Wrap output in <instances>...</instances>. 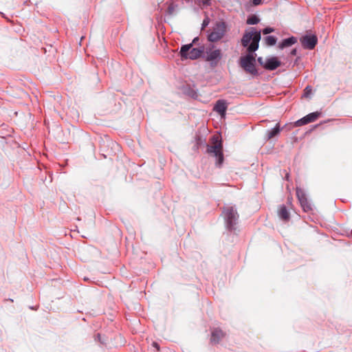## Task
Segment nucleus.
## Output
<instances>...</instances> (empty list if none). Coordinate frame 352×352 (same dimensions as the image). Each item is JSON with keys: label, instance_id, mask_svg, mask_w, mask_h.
<instances>
[{"label": "nucleus", "instance_id": "1", "mask_svg": "<svg viewBox=\"0 0 352 352\" xmlns=\"http://www.w3.org/2000/svg\"><path fill=\"white\" fill-rule=\"evenodd\" d=\"M261 32L252 28L246 30L241 38V45L247 47L248 54L241 56L239 59L240 67L247 73L252 76H258V72L256 68V54H254L259 46L261 40Z\"/></svg>", "mask_w": 352, "mask_h": 352}, {"label": "nucleus", "instance_id": "2", "mask_svg": "<svg viewBox=\"0 0 352 352\" xmlns=\"http://www.w3.org/2000/svg\"><path fill=\"white\" fill-rule=\"evenodd\" d=\"M223 146L221 140L217 135L211 138V144L207 145V153L217 160L216 166L220 167L223 162Z\"/></svg>", "mask_w": 352, "mask_h": 352}, {"label": "nucleus", "instance_id": "3", "mask_svg": "<svg viewBox=\"0 0 352 352\" xmlns=\"http://www.w3.org/2000/svg\"><path fill=\"white\" fill-rule=\"evenodd\" d=\"M223 213L228 230L230 231H235L239 219V214L235 207L227 206L224 207Z\"/></svg>", "mask_w": 352, "mask_h": 352}, {"label": "nucleus", "instance_id": "4", "mask_svg": "<svg viewBox=\"0 0 352 352\" xmlns=\"http://www.w3.org/2000/svg\"><path fill=\"white\" fill-rule=\"evenodd\" d=\"M204 50V47L196 48L192 47V43H190L181 47L179 54L182 60H195L201 56Z\"/></svg>", "mask_w": 352, "mask_h": 352}, {"label": "nucleus", "instance_id": "5", "mask_svg": "<svg viewBox=\"0 0 352 352\" xmlns=\"http://www.w3.org/2000/svg\"><path fill=\"white\" fill-rule=\"evenodd\" d=\"M226 32V25L224 22H218L213 27L212 32L208 34V39L210 42H217L221 39Z\"/></svg>", "mask_w": 352, "mask_h": 352}, {"label": "nucleus", "instance_id": "6", "mask_svg": "<svg viewBox=\"0 0 352 352\" xmlns=\"http://www.w3.org/2000/svg\"><path fill=\"white\" fill-rule=\"evenodd\" d=\"M214 45H210L208 47L205 48L204 52L206 54V60L207 61L211 62V63H217L221 58V50H213Z\"/></svg>", "mask_w": 352, "mask_h": 352}, {"label": "nucleus", "instance_id": "7", "mask_svg": "<svg viewBox=\"0 0 352 352\" xmlns=\"http://www.w3.org/2000/svg\"><path fill=\"white\" fill-rule=\"evenodd\" d=\"M300 42L304 48L313 50L318 43V38L315 35H305L300 38Z\"/></svg>", "mask_w": 352, "mask_h": 352}, {"label": "nucleus", "instance_id": "8", "mask_svg": "<svg viewBox=\"0 0 352 352\" xmlns=\"http://www.w3.org/2000/svg\"><path fill=\"white\" fill-rule=\"evenodd\" d=\"M280 65L281 63L278 59V58L272 56L266 58V60H265L264 68L267 70L272 71L278 68L279 66H280Z\"/></svg>", "mask_w": 352, "mask_h": 352}, {"label": "nucleus", "instance_id": "9", "mask_svg": "<svg viewBox=\"0 0 352 352\" xmlns=\"http://www.w3.org/2000/svg\"><path fill=\"white\" fill-rule=\"evenodd\" d=\"M228 109V103L224 100H218L213 107V110L221 117H224Z\"/></svg>", "mask_w": 352, "mask_h": 352}, {"label": "nucleus", "instance_id": "10", "mask_svg": "<svg viewBox=\"0 0 352 352\" xmlns=\"http://www.w3.org/2000/svg\"><path fill=\"white\" fill-rule=\"evenodd\" d=\"M296 195L300 203L301 206L302 207L305 211H308L311 209L310 206L308 204L307 197L303 190L300 188H296Z\"/></svg>", "mask_w": 352, "mask_h": 352}, {"label": "nucleus", "instance_id": "11", "mask_svg": "<svg viewBox=\"0 0 352 352\" xmlns=\"http://www.w3.org/2000/svg\"><path fill=\"white\" fill-rule=\"evenodd\" d=\"M280 124L277 123L274 128L267 131L265 135V140L267 142L276 137L280 133Z\"/></svg>", "mask_w": 352, "mask_h": 352}, {"label": "nucleus", "instance_id": "12", "mask_svg": "<svg viewBox=\"0 0 352 352\" xmlns=\"http://www.w3.org/2000/svg\"><path fill=\"white\" fill-rule=\"evenodd\" d=\"M224 336V333L220 329H214L211 333L210 341L212 344H218Z\"/></svg>", "mask_w": 352, "mask_h": 352}, {"label": "nucleus", "instance_id": "13", "mask_svg": "<svg viewBox=\"0 0 352 352\" xmlns=\"http://www.w3.org/2000/svg\"><path fill=\"white\" fill-rule=\"evenodd\" d=\"M297 42V38L294 36H291L289 38L283 39L281 43H279L278 47L281 50L285 47H289Z\"/></svg>", "mask_w": 352, "mask_h": 352}, {"label": "nucleus", "instance_id": "14", "mask_svg": "<svg viewBox=\"0 0 352 352\" xmlns=\"http://www.w3.org/2000/svg\"><path fill=\"white\" fill-rule=\"evenodd\" d=\"M278 215L280 218L284 221H287L289 219V214L285 206L283 205L280 206Z\"/></svg>", "mask_w": 352, "mask_h": 352}, {"label": "nucleus", "instance_id": "15", "mask_svg": "<svg viewBox=\"0 0 352 352\" xmlns=\"http://www.w3.org/2000/svg\"><path fill=\"white\" fill-rule=\"evenodd\" d=\"M265 43L268 46L274 45L277 41V38L274 36H267L264 38Z\"/></svg>", "mask_w": 352, "mask_h": 352}, {"label": "nucleus", "instance_id": "16", "mask_svg": "<svg viewBox=\"0 0 352 352\" xmlns=\"http://www.w3.org/2000/svg\"><path fill=\"white\" fill-rule=\"evenodd\" d=\"M320 116V112H313V113H311L308 115L306 116L309 122H314L316 121L318 118L319 116Z\"/></svg>", "mask_w": 352, "mask_h": 352}, {"label": "nucleus", "instance_id": "17", "mask_svg": "<svg viewBox=\"0 0 352 352\" xmlns=\"http://www.w3.org/2000/svg\"><path fill=\"white\" fill-rule=\"evenodd\" d=\"M260 19L256 15H252L247 19V23L249 25H256L259 22Z\"/></svg>", "mask_w": 352, "mask_h": 352}, {"label": "nucleus", "instance_id": "18", "mask_svg": "<svg viewBox=\"0 0 352 352\" xmlns=\"http://www.w3.org/2000/svg\"><path fill=\"white\" fill-rule=\"evenodd\" d=\"M309 123L307 117L305 116L303 117L302 118L297 120L296 122H295L294 123V126H303V125H305Z\"/></svg>", "mask_w": 352, "mask_h": 352}, {"label": "nucleus", "instance_id": "19", "mask_svg": "<svg viewBox=\"0 0 352 352\" xmlns=\"http://www.w3.org/2000/svg\"><path fill=\"white\" fill-rule=\"evenodd\" d=\"M312 93V89L310 86H307L304 90V94L303 96L306 98L309 97V96Z\"/></svg>", "mask_w": 352, "mask_h": 352}, {"label": "nucleus", "instance_id": "20", "mask_svg": "<svg viewBox=\"0 0 352 352\" xmlns=\"http://www.w3.org/2000/svg\"><path fill=\"white\" fill-rule=\"evenodd\" d=\"M274 31V29L270 27H267L263 30V34H268L270 33H272Z\"/></svg>", "mask_w": 352, "mask_h": 352}, {"label": "nucleus", "instance_id": "21", "mask_svg": "<svg viewBox=\"0 0 352 352\" xmlns=\"http://www.w3.org/2000/svg\"><path fill=\"white\" fill-rule=\"evenodd\" d=\"M209 23H210V19L208 16H206L203 21V23L201 25V26H202L201 28L204 29L205 28H206L208 25Z\"/></svg>", "mask_w": 352, "mask_h": 352}, {"label": "nucleus", "instance_id": "22", "mask_svg": "<svg viewBox=\"0 0 352 352\" xmlns=\"http://www.w3.org/2000/svg\"><path fill=\"white\" fill-rule=\"evenodd\" d=\"M258 63L264 67L265 61L262 57H258L257 59Z\"/></svg>", "mask_w": 352, "mask_h": 352}, {"label": "nucleus", "instance_id": "23", "mask_svg": "<svg viewBox=\"0 0 352 352\" xmlns=\"http://www.w3.org/2000/svg\"><path fill=\"white\" fill-rule=\"evenodd\" d=\"M174 11V6L173 4H170L168 8V12L169 14H173Z\"/></svg>", "mask_w": 352, "mask_h": 352}, {"label": "nucleus", "instance_id": "24", "mask_svg": "<svg viewBox=\"0 0 352 352\" xmlns=\"http://www.w3.org/2000/svg\"><path fill=\"white\" fill-rule=\"evenodd\" d=\"M263 0H252V3L254 6H258L262 3Z\"/></svg>", "mask_w": 352, "mask_h": 352}, {"label": "nucleus", "instance_id": "25", "mask_svg": "<svg viewBox=\"0 0 352 352\" xmlns=\"http://www.w3.org/2000/svg\"><path fill=\"white\" fill-rule=\"evenodd\" d=\"M153 346L155 348H156L157 351H159V350H160V346H159V344H158L157 342H154L153 343Z\"/></svg>", "mask_w": 352, "mask_h": 352}, {"label": "nucleus", "instance_id": "26", "mask_svg": "<svg viewBox=\"0 0 352 352\" xmlns=\"http://www.w3.org/2000/svg\"><path fill=\"white\" fill-rule=\"evenodd\" d=\"M296 52H297L296 49H293V50L291 51L290 54H291V55H292V56H295V55L296 54Z\"/></svg>", "mask_w": 352, "mask_h": 352}, {"label": "nucleus", "instance_id": "27", "mask_svg": "<svg viewBox=\"0 0 352 352\" xmlns=\"http://www.w3.org/2000/svg\"><path fill=\"white\" fill-rule=\"evenodd\" d=\"M199 41V38L198 37H195L193 40H192V42L191 43L193 44H195L197 43V42Z\"/></svg>", "mask_w": 352, "mask_h": 352}, {"label": "nucleus", "instance_id": "28", "mask_svg": "<svg viewBox=\"0 0 352 352\" xmlns=\"http://www.w3.org/2000/svg\"><path fill=\"white\" fill-rule=\"evenodd\" d=\"M210 0H204V4L210 5Z\"/></svg>", "mask_w": 352, "mask_h": 352}, {"label": "nucleus", "instance_id": "29", "mask_svg": "<svg viewBox=\"0 0 352 352\" xmlns=\"http://www.w3.org/2000/svg\"><path fill=\"white\" fill-rule=\"evenodd\" d=\"M285 178H286L287 180H288V178H289V175L288 174L286 175Z\"/></svg>", "mask_w": 352, "mask_h": 352}]
</instances>
